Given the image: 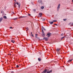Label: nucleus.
Instances as JSON below:
<instances>
[{"mask_svg":"<svg viewBox=\"0 0 73 73\" xmlns=\"http://www.w3.org/2000/svg\"><path fill=\"white\" fill-rule=\"evenodd\" d=\"M60 4H59L58 5V6L57 7V11H59V9H60Z\"/></svg>","mask_w":73,"mask_h":73,"instance_id":"f257e3e1","label":"nucleus"},{"mask_svg":"<svg viewBox=\"0 0 73 73\" xmlns=\"http://www.w3.org/2000/svg\"><path fill=\"white\" fill-rule=\"evenodd\" d=\"M50 35H51V33H47V34L46 35V36H48V37H49L50 36Z\"/></svg>","mask_w":73,"mask_h":73,"instance_id":"f03ea898","label":"nucleus"},{"mask_svg":"<svg viewBox=\"0 0 73 73\" xmlns=\"http://www.w3.org/2000/svg\"><path fill=\"white\" fill-rule=\"evenodd\" d=\"M60 50V49L59 48H57L56 50V51L57 52H58Z\"/></svg>","mask_w":73,"mask_h":73,"instance_id":"7ed1b4c3","label":"nucleus"},{"mask_svg":"<svg viewBox=\"0 0 73 73\" xmlns=\"http://www.w3.org/2000/svg\"><path fill=\"white\" fill-rule=\"evenodd\" d=\"M46 71H47V70H45L44 71H43L42 73H46Z\"/></svg>","mask_w":73,"mask_h":73,"instance_id":"20e7f679","label":"nucleus"},{"mask_svg":"<svg viewBox=\"0 0 73 73\" xmlns=\"http://www.w3.org/2000/svg\"><path fill=\"white\" fill-rule=\"evenodd\" d=\"M38 3H42V1L41 0H39L38 1Z\"/></svg>","mask_w":73,"mask_h":73,"instance_id":"39448f33","label":"nucleus"},{"mask_svg":"<svg viewBox=\"0 0 73 73\" xmlns=\"http://www.w3.org/2000/svg\"><path fill=\"white\" fill-rule=\"evenodd\" d=\"M23 18L26 17H25L24 16H23V17L20 16L19 17V19H21L22 18H23Z\"/></svg>","mask_w":73,"mask_h":73,"instance_id":"423d86ee","label":"nucleus"},{"mask_svg":"<svg viewBox=\"0 0 73 73\" xmlns=\"http://www.w3.org/2000/svg\"><path fill=\"white\" fill-rule=\"evenodd\" d=\"M49 23H50V24H52L53 23V22H51L50 21H49Z\"/></svg>","mask_w":73,"mask_h":73,"instance_id":"0eeeda50","label":"nucleus"},{"mask_svg":"<svg viewBox=\"0 0 73 73\" xmlns=\"http://www.w3.org/2000/svg\"><path fill=\"white\" fill-rule=\"evenodd\" d=\"M39 15H40V17H41V16H42V13H39Z\"/></svg>","mask_w":73,"mask_h":73,"instance_id":"6e6552de","label":"nucleus"},{"mask_svg":"<svg viewBox=\"0 0 73 73\" xmlns=\"http://www.w3.org/2000/svg\"><path fill=\"white\" fill-rule=\"evenodd\" d=\"M52 72V70H51L50 71H48L47 72V73H51Z\"/></svg>","mask_w":73,"mask_h":73,"instance_id":"1a4fd4ad","label":"nucleus"},{"mask_svg":"<svg viewBox=\"0 0 73 73\" xmlns=\"http://www.w3.org/2000/svg\"><path fill=\"white\" fill-rule=\"evenodd\" d=\"M3 20V18L2 17H1L0 18V23H1V21Z\"/></svg>","mask_w":73,"mask_h":73,"instance_id":"9d476101","label":"nucleus"},{"mask_svg":"<svg viewBox=\"0 0 73 73\" xmlns=\"http://www.w3.org/2000/svg\"><path fill=\"white\" fill-rule=\"evenodd\" d=\"M43 39H44L45 40V41H47V40H48L47 38H44Z\"/></svg>","mask_w":73,"mask_h":73,"instance_id":"9b49d317","label":"nucleus"},{"mask_svg":"<svg viewBox=\"0 0 73 73\" xmlns=\"http://www.w3.org/2000/svg\"><path fill=\"white\" fill-rule=\"evenodd\" d=\"M16 3H14V7L15 8H16Z\"/></svg>","mask_w":73,"mask_h":73,"instance_id":"f8f14e48","label":"nucleus"},{"mask_svg":"<svg viewBox=\"0 0 73 73\" xmlns=\"http://www.w3.org/2000/svg\"><path fill=\"white\" fill-rule=\"evenodd\" d=\"M72 60H73V59L69 60L68 61V62H71V61H72Z\"/></svg>","mask_w":73,"mask_h":73,"instance_id":"ddd939ff","label":"nucleus"},{"mask_svg":"<svg viewBox=\"0 0 73 73\" xmlns=\"http://www.w3.org/2000/svg\"><path fill=\"white\" fill-rule=\"evenodd\" d=\"M3 18L5 19H7V17H6V16H4V17H3Z\"/></svg>","mask_w":73,"mask_h":73,"instance_id":"4468645a","label":"nucleus"},{"mask_svg":"<svg viewBox=\"0 0 73 73\" xmlns=\"http://www.w3.org/2000/svg\"><path fill=\"white\" fill-rule=\"evenodd\" d=\"M41 9H44V6H42L41 7Z\"/></svg>","mask_w":73,"mask_h":73,"instance_id":"2eb2a0df","label":"nucleus"},{"mask_svg":"<svg viewBox=\"0 0 73 73\" xmlns=\"http://www.w3.org/2000/svg\"><path fill=\"white\" fill-rule=\"evenodd\" d=\"M38 60L39 61H41V58H38Z\"/></svg>","mask_w":73,"mask_h":73,"instance_id":"dca6fc26","label":"nucleus"},{"mask_svg":"<svg viewBox=\"0 0 73 73\" xmlns=\"http://www.w3.org/2000/svg\"><path fill=\"white\" fill-rule=\"evenodd\" d=\"M42 33V36L44 37L45 36V34L44 33Z\"/></svg>","mask_w":73,"mask_h":73,"instance_id":"f3484780","label":"nucleus"},{"mask_svg":"<svg viewBox=\"0 0 73 73\" xmlns=\"http://www.w3.org/2000/svg\"><path fill=\"white\" fill-rule=\"evenodd\" d=\"M11 42H13V43H14L15 42V41H14L13 40H11Z\"/></svg>","mask_w":73,"mask_h":73,"instance_id":"a211bd4d","label":"nucleus"},{"mask_svg":"<svg viewBox=\"0 0 73 73\" xmlns=\"http://www.w3.org/2000/svg\"><path fill=\"white\" fill-rule=\"evenodd\" d=\"M26 29H27L26 30V31H27L28 30H29V29H28V27L26 28Z\"/></svg>","mask_w":73,"mask_h":73,"instance_id":"6ab92c4d","label":"nucleus"},{"mask_svg":"<svg viewBox=\"0 0 73 73\" xmlns=\"http://www.w3.org/2000/svg\"><path fill=\"white\" fill-rule=\"evenodd\" d=\"M65 36H63V37H62L61 38V40H62L64 38H65Z\"/></svg>","mask_w":73,"mask_h":73,"instance_id":"aec40b11","label":"nucleus"},{"mask_svg":"<svg viewBox=\"0 0 73 73\" xmlns=\"http://www.w3.org/2000/svg\"><path fill=\"white\" fill-rule=\"evenodd\" d=\"M42 28L44 31H46V29H45V28H44V27H42Z\"/></svg>","mask_w":73,"mask_h":73,"instance_id":"412c9836","label":"nucleus"},{"mask_svg":"<svg viewBox=\"0 0 73 73\" xmlns=\"http://www.w3.org/2000/svg\"><path fill=\"white\" fill-rule=\"evenodd\" d=\"M63 20L64 21H66L67 19H64Z\"/></svg>","mask_w":73,"mask_h":73,"instance_id":"4be33fe9","label":"nucleus"},{"mask_svg":"<svg viewBox=\"0 0 73 73\" xmlns=\"http://www.w3.org/2000/svg\"><path fill=\"white\" fill-rule=\"evenodd\" d=\"M42 33H44V31H43V29H42Z\"/></svg>","mask_w":73,"mask_h":73,"instance_id":"5701e85b","label":"nucleus"},{"mask_svg":"<svg viewBox=\"0 0 73 73\" xmlns=\"http://www.w3.org/2000/svg\"><path fill=\"white\" fill-rule=\"evenodd\" d=\"M16 4H17V5H19V4H20V3H18V2H17V3H16Z\"/></svg>","mask_w":73,"mask_h":73,"instance_id":"b1692460","label":"nucleus"},{"mask_svg":"<svg viewBox=\"0 0 73 73\" xmlns=\"http://www.w3.org/2000/svg\"><path fill=\"white\" fill-rule=\"evenodd\" d=\"M16 67H17V68H19V65H17L16 66Z\"/></svg>","mask_w":73,"mask_h":73,"instance_id":"393cba45","label":"nucleus"},{"mask_svg":"<svg viewBox=\"0 0 73 73\" xmlns=\"http://www.w3.org/2000/svg\"><path fill=\"white\" fill-rule=\"evenodd\" d=\"M33 11L34 12H36V9H33Z\"/></svg>","mask_w":73,"mask_h":73,"instance_id":"a878e982","label":"nucleus"},{"mask_svg":"<svg viewBox=\"0 0 73 73\" xmlns=\"http://www.w3.org/2000/svg\"><path fill=\"white\" fill-rule=\"evenodd\" d=\"M57 21L56 20H53V22H56Z\"/></svg>","mask_w":73,"mask_h":73,"instance_id":"bb28decb","label":"nucleus"},{"mask_svg":"<svg viewBox=\"0 0 73 73\" xmlns=\"http://www.w3.org/2000/svg\"><path fill=\"white\" fill-rule=\"evenodd\" d=\"M20 4H19V8H20Z\"/></svg>","mask_w":73,"mask_h":73,"instance_id":"cd10ccee","label":"nucleus"},{"mask_svg":"<svg viewBox=\"0 0 73 73\" xmlns=\"http://www.w3.org/2000/svg\"><path fill=\"white\" fill-rule=\"evenodd\" d=\"M42 21H45V19H42Z\"/></svg>","mask_w":73,"mask_h":73,"instance_id":"c85d7f7f","label":"nucleus"},{"mask_svg":"<svg viewBox=\"0 0 73 73\" xmlns=\"http://www.w3.org/2000/svg\"><path fill=\"white\" fill-rule=\"evenodd\" d=\"M64 36V34H62L61 35V36Z\"/></svg>","mask_w":73,"mask_h":73,"instance_id":"c756f323","label":"nucleus"},{"mask_svg":"<svg viewBox=\"0 0 73 73\" xmlns=\"http://www.w3.org/2000/svg\"><path fill=\"white\" fill-rule=\"evenodd\" d=\"M16 19H17V18H14V19H13L14 20H16Z\"/></svg>","mask_w":73,"mask_h":73,"instance_id":"7c9ffc66","label":"nucleus"},{"mask_svg":"<svg viewBox=\"0 0 73 73\" xmlns=\"http://www.w3.org/2000/svg\"><path fill=\"white\" fill-rule=\"evenodd\" d=\"M11 73H14V72H13V71H12V72H11Z\"/></svg>","mask_w":73,"mask_h":73,"instance_id":"2f4dec72","label":"nucleus"},{"mask_svg":"<svg viewBox=\"0 0 73 73\" xmlns=\"http://www.w3.org/2000/svg\"><path fill=\"white\" fill-rule=\"evenodd\" d=\"M9 28H10V29H12V27H9Z\"/></svg>","mask_w":73,"mask_h":73,"instance_id":"473e14b6","label":"nucleus"},{"mask_svg":"<svg viewBox=\"0 0 73 73\" xmlns=\"http://www.w3.org/2000/svg\"><path fill=\"white\" fill-rule=\"evenodd\" d=\"M35 36H38V35H37V34H35Z\"/></svg>","mask_w":73,"mask_h":73,"instance_id":"72a5a7b5","label":"nucleus"},{"mask_svg":"<svg viewBox=\"0 0 73 73\" xmlns=\"http://www.w3.org/2000/svg\"><path fill=\"white\" fill-rule=\"evenodd\" d=\"M31 36H32V37H34V36H33V34H31Z\"/></svg>","mask_w":73,"mask_h":73,"instance_id":"f704fd0d","label":"nucleus"},{"mask_svg":"<svg viewBox=\"0 0 73 73\" xmlns=\"http://www.w3.org/2000/svg\"><path fill=\"white\" fill-rule=\"evenodd\" d=\"M57 53H58V54H60V53H59V52H57Z\"/></svg>","mask_w":73,"mask_h":73,"instance_id":"c9c22d12","label":"nucleus"},{"mask_svg":"<svg viewBox=\"0 0 73 73\" xmlns=\"http://www.w3.org/2000/svg\"><path fill=\"white\" fill-rule=\"evenodd\" d=\"M28 15H29V16H31V15L29 14H28Z\"/></svg>","mask_w":73,"mask_h":73,"instance_id":"e433bc0d","label":"nucleus"},{"mask_svg":"<svg viewBox=\"0 0 73 73\" xmlns=\"http://www.w3.org/2000/svg\"><path fill=\"white\" fill-rule=\"evenodd\" d=\"M54 25H57V24H54Z\"/></svg>","mask_w":73,"mask_h":73,"instance_id":"4c0bfd02","label":"nucleus"},{"mask_svg":"<svg viewBox=\"0 0 73 73\" xmlns=\"http://www.w3.org/2000/svg\"><path fill=\"white\" fill-rule=\"evenodd\" d=\"M14 1H15V2H16V0H14Z\"/></svg>","mask_w":73,"mask_h":73,"instance_id":"58836bf2","label":"nucleus"},{"mask_svg":"<svg viewBox=\"0 0 73 73\" xmlns=\"http://www.w3.org/2000/svg\"><path fill=\"white\" fill-rule=\"evenodd\" d=\"M35 37H36V38H37V36H36Z\"/></svg>","mask_w":73,"mask_h":73,"instance_id":"ea45409f","label":"nucleus"},{"mask_svg":"<svg viewBox=\"0 0 73 73\" xmlns=\"http://www.w3.org/2000/svg\"><path fill=\"white\" fill-rule=\"evenodd\" d=\"M31 35H32V32L31 33Z\"/></svg>","mask_w":73,"mask_h":73,"instance_id":"a19ab883","label":"nucleus"},{"mask_svg":"<svg viewBox=\"0 0 73 73\" xmlns=\"http://www.w3.org/2000/svg\"><path fill=\"white\" fill-rule=\"evenodd\" d=\"M69 24H71V23H70Z\"/></svg>","mask_w":73,"mask_h":73,"instance_id":"79ce46f5","label":"nucleus"},{"mask_svg":"<svg viewBox=\"0 0 73 73\" xmlns=\"http://www.w3.org/2000/svg\"><path fill=\"white\" fill-rule=\"evenodd\" d=\"M11 54H9V55H10Z\"/></svg>","mask_w":73,"mask_h":73,"instance_id":"37998d69","label":"nucleus"},{"mask_svg":"<svg viewBox=\"0 0 73 73\" xmlns=\"http://www.w3.org/2000/svg\"><path fill=\"white\" fill-rule=\"evenodd\" d=\"M1 13H2V12H1Z\"/></svg>","mask_w":73,"mask_h":73,"instance_id":"c03bdc74","label":"nucleus"}]
</instances>
